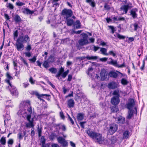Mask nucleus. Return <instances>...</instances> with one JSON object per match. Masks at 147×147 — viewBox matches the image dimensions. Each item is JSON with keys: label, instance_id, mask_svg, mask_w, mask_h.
Segmentation results:
<instances>
[{"label": "nucleus", "instance_id": "f257e3e1", "mask_svg": "<svg viewBox=\"0 0 147 147\" xmlns=\"http://www.w3.org/2000/svg\"><path fill=\"white\" fill-rule=\"evenodd\" d=\"M85 132L90 138L94 140L96 142L100 144H103L106 145L109 144L108 140L103 139L101 134L91 131V129L90 128H88L86 130Z\"/></svg>", "mask_w": 147, "mask_h": 147}, {"label": "nucleus", "instance_id": "f03ea898", "mask_svg": "<svg viewBox=\"0 0 147 147\" xmlns=\"http://www.w3.org/2000/svg\"><path fill=\"white\" fill-rule=\"evenodd\" d=\"M23 34L19 35L16 41L15 45V47L18 51H21L24 48V44L30 41V38L28 35L26 34L24 35Z\"/></svg>", "mask_w": 147, "mask_h": 147}, {"label": "nucleus", "instance_id": "7ed1b4c3", "mask_svg": "<svg viewBox=\"0 0 147 147\" xmlns=\"http://www.w3.org/2000/svg\"><path fill=\"white\" fill-rule=\"evenodd\" d=\"M27 111H28V114L26 115V119L28 122L26 123V126L27 128H34V118H32L31 119V114L32 113V106H30L27 109Z\"/></svg>", "mask_w": 147, "mask_h": 147}, {"label": "nucleus", "instance_id": "20e7f679", "mask_svg": "<svg viewBox=\"0 0 147 147\" xmlns=\"http://www.w3.org/2000/svg\"><path fill=\"white\" fill-rule=\"evenodd\" d=\"M83 38L79 39L78 41V44H76V47L77 49L80 50L82 49V46L86 45L89 43L88 41V36L86 34L83 33L81 34Z\"/></svg>", "mask_w": 147, "mask_h": 147}, {"label": "nucleus", "instance_id": "39448f33", "mask_svg": "<svg viewBox=\"0 0 147 147\" xmlns=\"http://www.w3.org/2000/svg\"><path fill=\"white\" fill-rule=\"evenodd\" d=\"M109 128L107 130V133L109 134L112 135L118 130V125L116 124L113 123L109 125Z\"/></svg>", "mask_w": 147, "mask_h": 147}, {"label": "nucleus", "instance_id": "423d86ee", "mask_svg": "<svg viewBox=\"0 0 147 147\" xmlns=\"http://www.w3.org/2000/svg\"><path fill=\"white\" fill-rule=\"evenodd\" d=\"M30 93L32 96L35 95L38 99L43 102H45V100L42 98H44V96L49 97L51 96L49 94H40L38 92L35 91H32L30 92Z\"/></svg>", "mask_w": 147, "mask_h": 147}, {"label": "nucleus", "instance_id": "0eeeda50", "mask_svg": "<svg viewBox=\"0 0 147 147\" xmlns=\"http://www.w3.org/2000/svg\"><path fill=\"white\" fill-rule=\"evenodd\" d=\"M64 68L61 67L55 75V77L59 79V78L61 76L62 78H65L68 74L69 70L67 69L65 72H64Z\"/></svg>", "mask_w": 147, "mask_h": 147}, {"label": "nucleus", "instance_id": "6e6552de", "mask_svg": "<svg viewBox=\"0 0 147 147\" xmlns=\"http://www.w3.org/2000/svg\"><path fill=\"white\" fill-rule=\"evenodd\" d=\"M61 14L63 16L64 19H65L71 17L73 14V12L70 9H64L62 10Z\"/></svg>", "mask_w": 147, "mask_h": 147}, {"label": "nucleus", "instance_id": "1a4fd4ad", "mask_svg": "<svg viewBox=\"0 0 147 147\" xmlns=\"http://www.w3.org/2000/svg\"><path fill=\"white\" fill-rule=\"evenodd\" d=\"M9 86L7 87L6 88L9 89L12 96L18 97L19 92L16 87L12 85L11 84H9Z\"/></svg>", "mask_w": 147, "mask_h": 147}, {"label": "nucleus", "instance_id": "9d476101", "mask_svg": "<svg viewBox=\"0 0 147 147\" xmlns=\"http://www.w3.org/2000/svg\"><path fill=\"white\" fill-rule=\"evenodd\" d=\"M109 59H110L111 61H108L107 63L109 64L112 65L119 68H121L126 67L125 61H123L122 64L119 65L118 64L117 61H114L111 58H109Z\"/></svg>", "mask_w": 147, "mask_h": 147}, {"label": "nucleus", "instance_id": "9b49d317", "mask_svg": "<svg viewBox=\"0 0 147 147\" xmlns=\"http://www.w3.org/2000/svg\"><path fill=\"white\" fill-rule=\"evenodd\" d=\"M136 101L134 99L130 98L128 99V102L125 105L126 107L129 110H132V108L134 107L135 105Z\"/></svg>", "mask_w": 147, "mask_h": 147}, {"label": "nucleus", "instance_id": "f8f14e48", "mask_svg": "<svg viewBox=\"0 0 147 147\" xmlns=\"http://www.w3.org/2000/svg\"><path fill=\"white\" fill-rule=\"evenodd\" d=\"M133 7L132 3H130L127 5H122L120 8V10L123 11L125 14L127 13L128 10Z\"/></svg>", "mask_w": 147, "mask_h": 147}, {"label": "nucleus", "instance_id": "ddd939ff", "mask_svg": "<svg viewBox=\"0 0 147 147\" xmlns=\"http://www.w3.org/2000/svg\"><path fill=\"white\" fill-rule=\"evenodd\" d=\"M59 143L61 144L63 147H67L68 146V142L67 141L62 137L59 136L57 138Z\"/></svg>", "mask_w": 147, "mask_h": 147}, {"label": "nucleus", "instance_id": "4468645a", "mask_svg": "<svg viewBox=\"0 0 147 147\" xmlns=\"http://www.w3.org/2000/svg\"><path fill=\"white\" fill-rule=\"evenodd\" d=\"M101 79L103 80H108L109 79V73H107V71L104 69L101 71L100 72Z\"/></svg>", "mask_w": 147, "mask_h": 147}, {"label": "nucleus", "instance_id": "2eb2a0df", "mask_svg": "<svg viewBox=\"0 0 147 147\" xmlns=\"http://www.w3.org/2000/svg\"><path fill=\"white\" fill-rule=\"evenodd\" d=\"M120 102L119 97L113 96L111 98L110 102L112 105H118Z\"/></svg>", "mask_w": 147, "mask_h": 147}, {"label": "nucleus", "instance_id": "dca6fc26", "mask_svg": "<svg viewBox=\"0 0 147 147\" xmlns=\"http://www.w3.org/2000/svg\"><path fill=\"white\" fill-rule=\"evenodd\" d=\"M54 127L57 129H61L63 131H65L66 130V127L64 125H61V124L59 123L58 124H55L54 125Z\"/></svg>", "mask_w": 147, "mask_h": 147}, {"label": "nucleus", "instance_id": "f3484780", "mask_svg": "<svg viewBox=\"0 0 147 147\" xmlns=\"http://www.w3.org/2000/svg\"><path fill=\"white\" fill-rule=\"evenodd\" d=\"M138 11V9L137 8H134L130 10V15L134 19L137 18L138 15L136 12Z\"/></svg>", "mask_w": 147, "mask_h": 147}, {"label": "nucleus", "instance_id": "a211bd4d", "mask_svg": "<svg viewBox=\"0 0 147 147\" xmlns=\"http://www.w3.org/2000/svg\"><path fill=\"white\" fill-rule=\"evenodd\" d=\"M110 109L111 113H117L119 111L118 106L117 105H113L111 106Z\"/></svg>", "mask_w": 147, "mask_h": 147}, {"label": "nucleus", "instance_id": "6ab92c4d", "mask_svg": "<svg viewBox=\"0 0 147 147\" xmlns=\"http://www.w3.org/2000/svg\"><path fill=\"white\" fill-rule=\"evenodd\" d=\"M130 133L129 131L126 130L123 132L122 138L123 139L129 138L130 136Z\"/></svg>", "mask_w": 147, "mask_h": 147}, {"label": "nucleus", "instance_id": "aec40b11", "mask_svg": "<svg viewBox=\"0 0 147 147\" xmlns=\"http://www.w3.org/2000/svg\"><path fill=\"white\" fill-rule=\"evenodd\" d=\"M75 102L73 99H70L67 101V106L69 108H73L75 105Z\"/></svg>", "mask_w": 147, "mask_h": 147}, {"label": "nucleus", "instance_id": "412c9836", "mask_svg": "<svg viewBox=\"0 0 147 147\" xmlns=\"http://www.w3.org/2000/svg\"><path fill=\"white\" fill-rule=\"evenodd\" d=\"M117 123L119 125H121L124 124L125 122V118L124 117L121 116H119L117 118Z\"/></svg>", "mask_w": 147, "mask_h": 147}, {"label": "nucleus", "instance_id": "4be33fe9", "mask_svg": "<svg viewBox=\"0 0 147 147\" xmlns=\"http://www.w3.org/2000/svg\"><path fill=\"white\" fill-rule=\"evenodd\" d=\"M64 20L67 26H70L73 25L74 23V20L72 18H66Z\"/></svg>", "mask_w": 147, "mask_h": 147}, {"label": "nucleus", "instance_id": "5701e85b", "mask_svg": "<svg viewBox=\"0 0 147 147\" xmlns=\"http://www.w3.org/2000/svg\"><path fill=\"white\" fill-rule=\"evenodd\" d=\"M34 11H31L27 7L24 8L22 11V12L25 14H32Z\"/></svg>", "mask_w": 147, "mask_h": 147}, {"label": "nucleus", "instance_id": "b1692460", "mask_svg": "<svg viewBox=\"0 0 147 147\" xmlns=\"http://www.w3.org/2000/svg\"><path fill=\"white\" fill-rule=\"evenodd\" d=\"M118 74L116 71L115 72L114 71H111L109 72V77L116 78L118 76Z\"/></svg>", "mask_w": 147, "mask_h": 147}, {"label": "nucleus", "instance_id": "393cba45", "mask_svg": "<svg viewBox=\"0 0 147 147\" xmlns=\"http://www.w3.org/2000/svg\"><path fill=\"white\" fill-rule=\"evenodd\" d=\"M108 87L110 89H114L117 87V84L114 82H110L108 84Z\"/></svg>", "mask_w": 147, "mask_h": 147}, {"label": "nucleus", "instance_id": "a878e982", "mask_svg": "<svg viewBox=\"0 0 147 147\" xmlns=\"http://www.w3.org/2000/svg\"><path fill=\"white\" fill-rule=\"evenodd\" d=\"M73 26L74 29H78L81 28V23L80 21L78 20L76 21Z\"/></svg>", "mask_w": 147, "mask_h": 147}, {"label": "nucleus", "instance_id": "bb28decb", "mask_svg": "<svg viewBox=\"0 0 147 147\" xmlns=\"http://www.w3.org/2000/svg\"><path fill=\"white\" fill-rule=\"evenodd\" d=\"M6 76L7 78V79H6L5 81V82L8 84L9 85V84H11L10 82V80H12L13 79L12 76H11L9 74V72H7L6 74Z\"/></svg>", "mask_w": 147, "mask_h": 147}, {"label": "nucleus", "instance_id": "cd10ccee", "mask_svg": "<svg viewBox=\"0 0 147 147\" xmlns=\"http://www.w3.org/2000/svg\"><path fill=\"white\" fill-rule=\"evenodd\" d=\"M84 114L82 113H78L77 115V119L78 121H81L83 119Z\"/></svg>", "mask_w": 147, "mask_h": 147}, {"label": "nucleus", "instance_id": "c85d7f7f", "mask_svg": "<svg viewBox=\"0 0 147 147\" xmlns=\"http://www.w3.org/2000/svg\"><path fill=\"white\" fill-rule=\"evenodd\" d=\"M117 140H118L116 137L114 136L112 137L111 140V143L110 145V146L111 147H113L115 146V143L117 142Z\"/></svg>", "mask_w": 147, "mask_h": 147}, {"label": "nucleus", "instance_id": "c756f323", "mask_svg": "<svg viewBox=\"0 0 147 147\" xmlns=\"http://www.w3.org/2000/svg\"><path fill=\"white\" fill-rule=\"evenodd\" d=\"M134 111L132 110H129L128 111V114L127 118L129 119H131L134 116Z\"/></svg>", "mask_w": 147, "mask_h": 147}, {"label": "nucleus", "instance_id": "7c9ffc66", "mask_svg": "<svg viewBox=\"0 0 147 147\" xmlns=\"http://www.w3.org/2000/svg\"><path fill=\"white\" fill-rule=\"evenodd\" d=\"M86 2L89 3L93 7H95L96 3L94 0H86Z\"/></svg>", "mask_w": 147, "mask_h": 147}, {"label": "nucleus", "instance_id": "2f4dec72", "mask_svg": "<svg viewBox=\"0 0 147 147\" xmlns=\"http://www.w3.org/2000/svg\"><path fill=\"white\" fill-rule=\"evenodd\" d=\"M14 19L16 23H20L22 21L21 18L18 14H16L15 15Z\"/></svg>", "mask_w": 147, "mask_h": 147}, {"label": "nucleus", "instance_id": "473e14b6", "mask_svg": "<svg viewBox=\"0 0 147 147\" xmlns=\"http://www.w3.org/2000/svg\"><path fill=\"white\" fill-rule=\"evenodd\" d=\"M143 51V47L142 45H141L140 48H138L137 52V54L138 56L140 57L142 54Z\"/></svg>", "mask_w": 147, "mask_h": 147}, {"label": "nucleus", "instance_id": "72a5a7b5", "mask_svg": "<svg viewBox=\"0 0 147 147\" xmlns=\"http://www.w3.org/2000/svg\"><path fill=\"white\" fill-rule=\"evenodd\" d=\"M121 84L124 86L127 85L129 83V82L127 81V80L124 78L121 79Z\"/></svg>", "mask_w": 147, "mask_h": 147}, {"label": "nucleus", "instance_id": "f704fd0d", "mask_svg": "<svg viewBox=\"0 0 147 147\" xmlns=\"http://www.w3.org/2000/svg\"><path fill=\"white\" fill-rule=\"evenodd\" d=\"M100 51L102 54L106 56H108V53H107V50L105 48H101L100 49Z\"/></svg>", "mask_w": 147, "mask_h": 147}, {"label": "nucleus", "instance_id": "c9c22d12", "mask_svg": "<svg viewBox=\"0 0 147 147\" xmlns=\"http://www.w3.org/2000/svg\"><path fill=\"white\" fill-rule=\"evenodd\" d=\"M42 127H39V126L37 127V130L39 137H40L42 136Z\"/></svg>", "mask_w": 147, "mask_h": 147}, {"label": "nucleus", "instance_id": "e433bc0d", "mask_svg": "<svg viewBox=\"0 0 147 147\" xmlns=\"http://www.w3.org/2000/svg\"><path fill=\"white\" fill-rule=\"evenodd\" d=\"M0 142L3 145H5L6 143V138L3 136L2 137L0 140Z\"/></svg>", "mask_w": 147, "mask_h": 147}, {"label": "nucleus", "instance_id": "4c0bfd02", "mask_svg": "<svg viewBox=\"0 0 147 147\" xmlns=\"http://www.w3.org/2000/svg\"><path fill=\"white\" fill-rule=\"evenodd\" d=\"M49 61H45L42 64V65L44 68L46 69L48 68L49 66Z\"/></svg>", "mask_w": 147, "mask_h": 147}, {"label": "nucleus", "instance_id": "58836bf2", "mask_svg": "<svg viewBox=\"0 0 147 147\" xmlns=\"http://www.w3.org/2000/svg\"><path fill=\"white\" fill-rule=\"evenodd\" d=\"M48 60L49 61V62L51 63H53L55 61V58L54 55H51L49 56Z\"/></svg>", "mask_w": 147, "mask_h": 147}, {"label": "nucleus", "instance_id": "ea45409f", "mask_svg": "<svg viewBox=\"0 0 147 147\" xmlns=\"http://www.w3.org/2000/svg\"><path fill=\"white\" fill-rule=\"evenodd\" d=\"M49 70L50 71L52 74H55L57 72V69L53 67H51V68L49 69Z\"/></svg>", "mask_w": 147, "mask_h": 147}, {"label": "nucleus", "instance_id": "a19ab883", "mask_svg": "<svg viewBox=\"0 0 147 147\" xmlns=\"http://www.w3.org/2000/svg\"><path fill=\"white\" fill-rule=\"evenodd\" d=\"M111 9V7L109 5H108L107 3H105V4L104 7V9L105 10L109 11Z\"/></svg>", "mask_w": 147, "mask_h": 147}, {"label": "nucleus", "instance_id": "79ce46f5", "mask_svg": "<svg viewBox=\"0 0 147 147\" xmlns=\"http://www.w3.org/2000/svg\"><path fill=\"white\" fill-rule=\"evenodd\" d=\"M86 59L89 60H90L92 59L96 60L97 59V57L96 56H92L91 57L89 56L88 55L86 57Z\"/></svg>", "mask_w": 147, "mask_h": 147}, {"label": "nucleus", "instance_id": "37998d69", "mask_svg": "<svg viewBox=\"0 0 147 147\" xmlns=\"http://www.w3.org/2000/svg\"><path fill=\"white\" fill-rule=\"evenodd\" d=\"M113 94L114 95L113 96L119 98L120 97V95L118 91H117L116 90L114 91Z\"/></svg>", "mask_w": 147, "mask_h": 147}, {"label": "nucleus", "instance_id": "c03bdc74", "mask_svg": "<svg viewBox=\"0 0 147 147\" xmlns=\"http://www.w3.org/2000/svg\"><path fill=\"white\" fill-rule=\"evenodd\" d=\"M108 27L109 29L111 30V33L113 34L116 31L115 28L114 26H108Z\"/></svg>", "mask_w": 147, "mask_h": 147}, {"label": "nucleus", "instance_id": "a18cd8bd", "mask_svg": "<svg viewBox=\"0 0 147 147\" xmlns=\"http://www.w3.org/2000/svg\"><path fill=\"white\" fill-rule=\"evenodd\" d=\"M16 4L18 6L20 7L25 5V3H24L19 1L18 2H16Z\"/></svg>", "mask_w": 147, "mask_h": 147}, {"label": "nucleus", "instance_id": "49530a36", "mask_svg": "<svg viewBox=\"0 0 147 147\" xmlns=\"http://www.w3.org/2000/svg\"><path fill=\"white\" fill-rule=\"evenodd\" d=\"M6 6L11 10L13 9L14 7L13 5L10 3H8V5L7 6L6 5Z\"/></svg>", "mask_w": 147, "mask_h": 147}, {"label": "nucleus", "instance_id": "de8ad7c7", "mask_svg": "<svg viewBox=\"0 0 147 147\" xmlns=\"http://www.w3.org/2000/svg\"><path fill=\"white\" fill-rule=\"evenodd\" d=\"M117 38L119 39H125V36L121 35L118 33H117Z\"/></svg>", "mask_w": 147, "mask_h": 147}, {"label": "nucleus", "instance_id": "09e8293b", "mask_svg": "<svg viewBox=\"0 0 147 147\" xmlns=\"http://www.w3.org/2000/svg\"><path fill=\"white\" fill-rule=\"evenodd\" d=\"M108 55H112V56L113 57H116V54L115 53H114L113 51H109L108 53Z\"/></svg>", "mask_w": 147, "mask_h": 147}, {"label": "nucleus", "instance_id": "8fccbe9b", "mask_svg": "<svg viewBox=\"0 0 147 147\" xmlns=\"http://www.w3.org/2000/svg\"><path fill=\"white\" fill-rule=\"evenodd\" d=\"M36 57L37 56L34 55L32 58L29 59V60L31 62L34 63L36 60Z\"/></svg>", "mask_w": 147, "mask_h": 147}, {"label": "nucleus", "instance_id": "3c124183", "mask_svg": "<svg viewBox=\"0 0 147 147\" xmlns=\"http://www.w3.org/2000/svg\"><path fill=\"white\" fill-rule=\"evenodd\" d=\"M13 65L14 67V69H15L16 70H17V68L18 67L17 62L16 61H13Z\"/></svg>", "mask_w": 147, "mask_h": 147}, {"label": "nucleus", "instance_id": "603ef678", "mask_svg": "<svg viewBox=\"0 0 147 147\" xmlns=\"http://www.w3.org/2000/svg\"><path fill=\"white\" fill-rule=\"evenodd\" d=\"M13 36L14 39L17 38L18 36V30H16L13 33Z\"/></svg>", "mask_w": 147, "mask_h": 147}, {"label": "nucleus", "instance_id": "864d4df0", "mask_svg": "<svg viewBox=\"0 0 147 147\" xmlns=\"http://www.w3.org/2000/svg\"><path fill=\"white\" fill-rule=\"evenodd\" d=\"M13 139H9L7 142L8 146H9V145H12L13 143Z\"/></svg>", "mask_w": 147, "mask_h": 147}, {"label": "nucleus", "instance_id": "5fc2aeb1", "mask_svg": "<svg viewBox=\"0 0 147 147\" xmlns=\"http://www.w3.org/2000/svg\"><path fill=\"white\" fill-rule=\"evenodd\" d=\"M23 102L24 104L28 105H29V107L30 106H31V105L30 102L29 100H24V101H23Z\"/></svg>", "mask_w": 147, "mask_h": 147}, {"label": "nucleus", "instance_id": "6e6d98bb", "mask_svg": "<svg viewBox=\"0 0 147 147\" xmlns=\"http://www.w3.org/2000/svg\"><path fill=\"white\" fill-rule=\"evenodd\" d=\"M47 83L49 84L53 88H55V86L52 84L49 80V79H47L46 80Z\"/></svg>", "mask_w": 147, "mask_h": 147}, {"label": "nucleus", "instance_id": "4d7b16f0", "mask_svg": "<svg viewBox=\"0 0 147 147\" xmlns=\"http://www.w3.org/2000/svg\"><path fill=\"white\" fill-rule=\"evenodd\" d=\"M29 82L31 83V84H35V80H34L32 76H30L29 79Z\"/></svg>", "mask_w": 147, "mask_h": 147}, {"label": "nucleus", "instance_id": "13d9d810", "mask_svg": "<svg viewBox=\"0 0 147 147\" xmlns=\"http://www.w3.org/2000/svg\"><path fill=\"white\" fill-rule=\"evenodd\" d=\"M31 49V46L30 45H28L26 47V50L28 52H29Z\"/></svg>", "mask_w": 147, "mask_h": 147}, {"label": "nucleus", "instance_id": "bf43d9fd", "mask_svg": "<svg viewBox=\"0 0 147 147\" xmlns=\"http://www.w3.org/2000/svg\"><path fill=\"white\" fill-rule=\"evenodd\" d=\"M42 139L41 140V143L42 144V145H45V144L46 140L44 138V136H42L41 138Z\"/></svg>", "mask_w": 147, "mask_h": 147}, {"label": "nucleus", "instance_id": "052dcab7", "mask_svg": "<svg viewBox=\"0 0 147 147\" xmlns=\"http://www.w3.org/2000/svg\"><path fill=\"white\" fill-rule=\"evenodd\" d=\"M134 30L135 31H136L139 27L138 24L136 23H135L134 24Z\"/></svg>", "mask_w": 147, "mask_h": 147}, {"label": "nucleus", "instance_id": "680f3d73", "mask_svg": "<svg viewBox=\"0 0 147 147\" xmlns=\"http://www.w3.org/2000/svg\"><path fill=\"white\" fill-rule=\"evenodd\" d=\"M72 78V75L71 74H69L68 75V78L67 81L70 82L71 81Z\"/></svg>", "mask_w": 147, "mask_h": 147}, {"label": "nucleus", "instance_id": "e2e57ef3", "mask_svg": "<svg viewBox=\"0 0 147 147\" xmlns=\"http://www.w3.org/2000/svg\"><path fill=\"white\" fill-rule=\"evenodd\" d=\"M21 60L24 63V64L25 65H26L27 67H28V63L22 57Z\"/></svg>", "mask_w": 147, "mask_h": 147}, {"label": "nucleus", "instance_id": "0e129e2a", "mask_svg": "<svg viewBox=\"0 0 147 147\" xmlns=\"http://www.w3.org/2000/svg\"><path fill=\"white\" fill-rule=\"evenodd\" d=\"M4 16L6 21L9 20L10 19L9 16L6 13L4 14Z\"/></svg>", "mask_w": 147, "mask_h": 147}, {"label": "nucleus", "instance_id": "69168bd1", "mask_svg": "<svg viewBox=\"0 0 147 147\" xmlns=\"http://www.w3.org/2000/svg\"><path fill=\"white\" fill-rule=\"evenodd\" d=\"M59 114L61 118L63 119H64L65 117L63 112L62 111H61L60 112Z\"/></svg>", "mask_w": 147, "mask_h": 147}, {"label": "nucleus", "instance_id": "338daca9", "mask_svg": "<svg viewBox=\"0 0 147 147\" xmlns=\"http://www.w3.org/2000/svg\"><path fill=\"white\" fill-rule=\"evenodd\" d=\"M86 121H83L82 122H80L79 124L81 126V127L83 128H84V124L86 123Z\"/></svg>", "mask_w": 147, "mask_h": 147}, {"label": "nucleus", "instance_id": "774afa93", "mask_svg": "<svg viewBox=\"0 0 147 147\" xmlns=\"http://www.w3.org/2000/svg\"><path fill=\"white\" fill-rule=\"evenodd\" d=\"M62 89L63 90V94H65L68 90L66 88L65 86H64L63 87Z\"/></svg>", "mask_w": 147, "mask_h": 147}]
</instances>
